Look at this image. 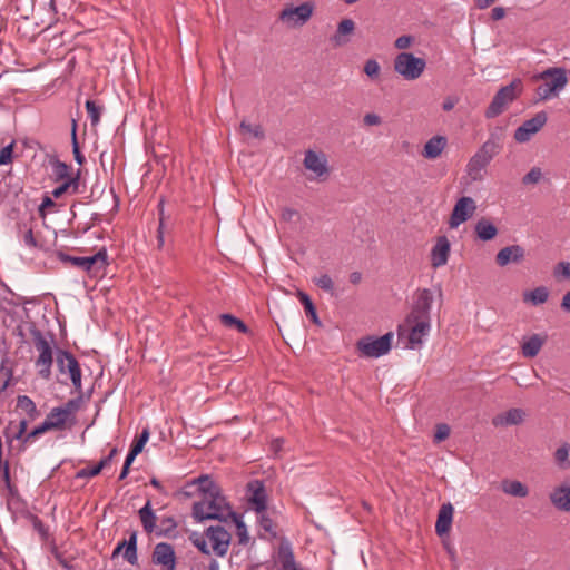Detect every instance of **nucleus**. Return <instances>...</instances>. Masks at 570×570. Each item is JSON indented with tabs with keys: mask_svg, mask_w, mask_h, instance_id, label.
<instances>
[{
	"mask_svg": "<svg viewBox=\"0 0 570 570\" xmlns=\"http://www.w3.org/2000/svg\"><path fill=\"white\" fill-rule=\"evenodd\" d=\"M197 483H198V490L202 494V498L209 497V493L210 494H212V492L214 493V490H217V494L222 493L220 487L216 482L210 480V478L208 475L199 476L197 479Z\"/></svg>",
	"mask_w": 570,
	"mask_h": 570,
	"instance_id": "58836bf2",
	"label": "nucleus"
},
{
	"mask_svg": "<svg viewBox=\"0 0 570 570\" xmlns=\"http://www.w3.org/2000/svg\"><path fill=\"white\" fill-rule=\"evenodd\" d=\"M446 138L444 136H433L429 139L422 150V156L426 159H435L440 157L446 146Z\"/></svg>",
	"mask_w": 570,
	"mask_h": 570,
	"instance_id": "a878e982",
	"label": "nucleus"
},
{
	"mask_svg": "<svg viewBox=\"0 0 570 570\" xmlns=\"http://www.w3.org/2000/svg\"><path fill=\"white\" fill-rule=\"evenodd\" d=\"M549 499L557 510L570 512V484L564 482L553 488L549 494Z\"/></svg>",
	"mask_w": 570,
	"mask_h": 570,
	"instance_id": "a211bd4d",
	"label": "nucleus"
},
{
	"mask_svg": "<svg viewBox=\"0 0 570 570\" xmlns=\"http://www.w3.org/2000/svg\"><path fill=\"white\" fill-rule=\"evenodd\" d=\"M413 40L414 38L412 36H401L395 40L394 46L397 49H407Z\"/></svg>",
	"mask_w": 570,
	"mask_h": 570,
	"instance_id": "e2e57ef3",
	"label": "nucleus"
},
{
	"mask_svg": "<svg viewBox=\"0 0 570 570\" xmlns=\"http://www.w3.org/2000/svg\"><path fill=\"white\" fill-rule=\"evenodd\" d=\"M86 110L90 118L91 125L96 126L100 121L102 107L98 106L94 100H87Z\"/></svg>",
	"mask_w": 570,
	"mask_h": 570,
	"instance_id": "de8ad7c7",
	"label": "nucleus"
},
{
	"mask_svg": "<svg viewBox=\"0 0 570 570\" xmlns=\"http://www.w3.org/2000/svg\"><path fill=\"white\" fill-rule=\"evenodd\" d=\"M431 328V324L423 322H404L403 325L399 326V336L403 337L404 333L407 332V342L405 347L415 350L420 348L423 344V337L428 335Z\"/></svg>",
	"mask_w": 570,
	"mask_h": 570,
	"instance_id": "1a4fd4ad",
	"label": "nucleus"
},
{
	"mask_svg": "<svg viewBox=\"0 0 570 570\" xmlns=\"http://www.w3.org/2000/svg\"><path fill=\"white\" fill-rule=\"evenodd\" d=\"M30 334L32 336L35 348L39 353L35 361L38 374L40 377L49 380L51 377V366L53 363V337L50 335L51 340H47L43 333L36 326L30 328Z\"/></svg>",
	"mask_w": 570,
	"mask_h": 570,
	"instance_id": "7ed1b4c3",
	"label": "nucleus"
},
{
	"mask_svg": "<svg viewBox=\"0 0 570 570\" xmlns=\"http://www.w3.org/2000/svg\"><path fill=\"white\" fill-rule=\"evenodd\" d=\"M220 322L227 327H236L238 332L247 334L249 332L248 326L239 318L232 314H220Z\"/></svg>",
	"mask_w": 570,
	"mask_h": 570,
	"instance_id": "79ce46f5",
	"label": "nucleus"
},
{
	"mask_svg": "<svg viewBox=\"0 0 570 570\" xmlns=\"http://www.w3.org/2000/svg\"><path fill=\"white\" fill-rule=\"evenodd\" d=\"M138 515H139L144 531L147 534H151L154 532L156 533V531L158 529L156 527L157 517L151 509V503L149 500L146 502V504L142 508L139 509Z\"/></svg>",
	"mask_w": 570,
	"mask_h": 570,
	"instance_id": "cd10ccee",
	"label": "nucleus"
},
{
	"mask_svg": "<svg viewBox=\"0 0 570 570\" xmlns=\"http://www.w3.org/2000/svg\"><path fill=\"white\" fill-rule=\"evenodd\" d=\"M525 259V249L520 245H510L501 248V266L520 265Z\"/></svg>",
	"mask_w": 570,
	"mask_h": 570,
	"instance_id": "5701e85b",
	"label": "nucleus"
},
{
	"mask_svg": "<svg viewBox=\"0 0 570 570\" xmlns=\"http://www.w3.org/2000/svg\"><path fill=\"white\" fill-rule=\"evenodd\" d=\"M501 489L507 494L515 498H525L529 494V489L525 484L517 480H504L501 482Z\"/></svg>",
	"mask_w": 570,
	"mask_h": 570,
	"instance_id": "473e14b6",
	"label": "nucleus"
},
{
	"mask_svg": "<svg viewBox=\"0 0 570 570\" xmlns=\"http://www.w3.org/2000/svg\"><path fill=\"white\" fill-rule=\"evenodd\" d=\"M525 417L527 412L524 410L519 407L510 409L503 415H501V424L519 425L524 422Z\"/></svg>",
	"mask_w": 570,
	"mask_h": 570,
	"instance_id": "72a5a7b5",
	"label": "nucleus"
},
{
	"mask_svg": "<svg viewBox=\"0 0 570 570\" xmlns=\"http://www.w3.org/2000/svg\"><path fill=\"white\" fill-rule=\"evenodd\" d=\"M14 141L0 150V166L12 163Z\"/></svg>",
	"mask_w": 570,
	"mask_h": 570,
	"instance_id": "4d7b16f0",
	"label": "nucleus"
},
{
	"mask_svg": "<svg viewBox=\"0 0 570 570\" xmlns=\"http://www.w3.org/2000/svg\"><path fill=\"white\" fill-rule=\"evenodd\" d=\"M279 570H304L295 561V556L289 543H281L278 548Z\"/></svg>",
	"mask_w": 570,
	"mask_h": 570,
	"instance_id": "393cba45",
	"label": "nucleus"
},
{
	"mask_svg": "<svg viewBox=\"0 0 570 570\" xmlns=\"http://www.w3.org/2000/svg\"><path fill=\"white\" fill-rule=\"evenodd\" d=\"M553 276L558 279L566 278L570 279V263L560 262L553 268Z\"/></svg>",
	"mask_w": 570,
	"mask_h": 570,
	"instance_id": "8fccbe9b",
	"label": "nucleus"
},
{
	"mask_svg": "<svg viewBox=\"0 0 570 570\" xmlns=\"http://www.w3.org/2000/svg\"><path fill=\"white\" fill-rule=\"evenodd\" d=\"M547 114L544 111L537 112L531 119L525 120L514 131V139L518 142L529 141L547 122Z\"/></svg>",
	"mask_w": 570,
	"mask_h": 570,
	"instance_id": "ddd939ff",
	"label": "nucleus"
},
{
	"mask_svg": "<svg viewBox=\"0 0 570 570\" xmlns=\"http://www.w3.org/2000/svg\"><path fill=\"white\" fill-rule=\"evenodd\" d=\"M537 79L542 81L535 89L539 101L558 97L568 83L566 69L558 67L548 68L540 72Z\"/></svg>",
	"mask_w": 570,
	"mask_h": 570,
	"instance_id": "f03ea898",
	"label": "nucleus"
},
{
	"mask_svg": "<svg viewBox=\"0 0 570 570\" xmlns=\"http://www.w3.org/2000/svg\"><path fill=\"white\" fill-rule=\"evenodd\" d=\"M228 512L234 511L226 498L223 493L217 494V490H214V494L209 493V497H203L199 501L194 502L191 514L198 522H203L205 520L227 522L230 517Z\"/></svg>",
	"mask_w": 570,
	"mask_h": 570,
	"instance_id": "f257e3e1",
	"label": "nucleus"
},
{
	"mask_svg": "<svg viewBox=\"0 0 570 570\" xmlns=\"http://www.w3.org/2000/svg\"><path fill=\"white\" fill-rule=\"evenodd\" d=\"M393 333L389 332L381 337L366 336L357 341L356 347L363 356L380 357L391 350Z\"/></svg>",
	"mask_w": 570,
	"mask_h": 570,
	"instance_id": "0eeeda50",
	"label": "nucleus"
},
{
	"mask_svg": "<svg viewBox=\"0 0 570 570\" xmlns=\"http://www.w3.org/2000/svg\"><path fill=\"white\" fill-rule=\"evenodd\" d=\"M522 298L524 303L533 306L542 305L549 298V289L546 286H538L531 291L523 292Z\"/></svg>",
	"mask_w": 570,
	"mask_h": 570,
	"instance_id": "2f4dec72",
	"label": "nucleus"
},
{
	"mask_svg": "<svg viewBox=\"0 0 570 570\" xmlns=\"http://www.w3.org/2000/svg\"><path fill=\"white\" fill-rule=\"evenodd\" d=\"M476 238L482 242L492 240L499 233L498 227L489 219L482 217L474 226Z\"/></svg>",
	"mask_w": 570,
	"mask_h": 570,
	"instance_id": "c756f323",
	"label": "nucleus"
},
{
	"mask_svg": "<svg viewBox=\"0 0 570 570\" xmlns=\"http://www.w3.org/2000/svg\"><path fill=\"white\" fill-rule=\"evenodd\" d=\"M363 122L366 126H377L382 122L381 117L376 114L370 112L366 114L363 118Z\"/></svg>",
	"mask_w": 570,
	"mask_h": 570,
	"instance_id": "338daca9",
	"label": "nucleus"
},
{
	"mask_svg": "<svg viewBox=\"0 0 570 570\" xmlns=\"http://www.w3.org/2000/svg\"><path fill=\"white\" fill-rule=\"evenodd\" d=\"M297 297H298L299 302L302 303V305L304 306L306 316L309 317L314 324L321 325V321L317 316L316 308H315L311 297L302 291L297 292Z\"/></svg>",
	"mask_w": 570,
	"mask_h": 570,
	"instance_id": "e433bc0d",
	"label": "nucleus"
},
{
	"mask_svg": "<svg viewBox=\"0 0 570 570\" xmlns=\"http://www.w3.org/2000/svg\"><path fill=\"white\" fill-rule=\"evenodd\" d=\"M523 90L522 80L519 78L513 79L509 85L502 86L500 91L501 111L504 106L512 102Z\"/></svg>",
	"mask_w": 570,
	"mask_h": 570,
	"instance_id": "bb28decb",
	"label": "nucleus"
},
{
	"mask_svg": "<svg viewBox=\"0 0 570 570\" xmlns=\"http://www.w3.org/2000/svg\"><path fill=\"white\" fill-rule=\"evenodd\" d=\"M193 544L203 553V554H209L210 551L207 547L206 540L199 535L197 532H193L189 537Z\"/></svg>",
	"mask_w": 570,
	"mask_h": 570,
	"instance_id": "603ef678",
	"label": "nucleus"
},
{
	"mask_svg": "<svg viewBox=\"0 0 570 570\" xmlns=\"http://www.w3.org/2000/svg\"><path fill=\"white\" fill-rule=\"evenodd\" d=\"M355 30V22L352 19H343L338 24L336 32L331 37L334 47H342L350 41V36Z\"/></svg>",
	"mask_w": 570,
	"mask_h": 570,
	"instance_id": "4be33fe9",
	"label": "nucleus"
},
{
	"mask_svg": "<svg viewBox=\"0 0 570 570\" xmlns=\"http://www.w3.org/2000/svg\"><path fill=\"white\" fill-rule=\"evenodd\" d=\"M314 4L304 2L297 7H286L279 13V20L291 26H303L312 17Z\"/></svg>",
	"mask_w": 570,
	"mask_h": 570,
	"instance_id": "9d476101",
	"label": "nucleus"
},
{
	"mask_svg": "<svg viewBox=\"0 0 570 570\" xmlns=\"http://www.w3.org/2000/svg\"><path fill=\"white\" fill-rule=\"evenodd\" d=\"M80 403L81 396H78L76 399L68 400L62 406H58L59 410L62 412V415L70 420V425L75 424V414L80 409Z\"/></svg>",
	"mask_w": 570,
	"mask_h": 570,
	"instance_id": "4c0bfd02",
	"label": "nucleus"
},
{
	"mask_svg": "<svg viewBox=\"0 0 570 570\" xmlns=\"http://www.w3.org/2000/svg\"><path fill=\"white\" fill-rule=\"evenodd\" d=\"M23 242L28 247L36 248L38 247V242L33 235L31 228H29L23 235Z\"/></svg>",
	"mask_w": 570,
	"mask_h": 570,
	"instance_id": "69168bd1",
	"label": "nucleus"
},
{
	"mask_svg": "<svg viewBox=\"0 0 570 570\" xmlns=\"http://www.w3.org/2000/svg\"><path fill=\"white\" fill-rule=\"evenodd\" d=\"M450 435V428L446 424H439L434 434L435 442H442Z\"/></svg>",
	"mask_w": 570,
	"mask_h": 570,
	"instance_id": "680f3d73",
	"label": "nucleus"
},
{
	"mask_svg": "<svg viewBox=\"0 0 570 570\" xmlns=\"http://www.w3.org/2000/svg\"><path fill=\"white\" fill-rule=\"evenodd\" d=\"M542 178V171L539 167H533L531 170L522 178V183L524 185L537 184Z\"/></svg>",
	"mask_w": 570,
	"mask_h": 570,
	"instance_id": "13d9d810",
	"label": "nucleus"
},
{
	"mask_svg": "<svg viewBox=\"0 0 570 570\" xmlns=\"http://www.w3.org/2000/svg\"><path fill=\"white\" fill-rule=\"evenodd\" d=\"M259 514V524L261 527L267 531L271 532L273 530V520L266 515L265 512L258 513Z\"/></svg>",
	"mask_w": 570,
	"mask_h": 570,
	"instance_id": "0e129e2a",
	"label": "nucleus"
},
{
	"mask_svg": "<svg viewBox=\"0 0 570 570\" xmlns=\"http://www.w3.org/2000/svg\"><path fill=\"white\" fill-rule=\"evenodd\" d=\"M569 451H570V445L568 443H563L561 446H559L556 450L554 460L559 468L568 469L570 466Z\"/></svg>",
	"mask_w": 570,
	"mask_h": 570,
	"instance_id": "c03bdc74",
	"label": "nucleus"
},
{
	"mask_svg": "<svg viewBox=\"0 0 570 570\" xmlns=\"http://www.w3.org/2000/svg\"><path fill=\"white\" fill-rule=\"evenodd\" d=\"M499 115V90L494 94L490 106L485 111L488 118H493Z\"/></svg>",
	"mask_w": 570,
	"mask_h": 570,
	"instance_id": "052dcab7",
	"label": "nucleus"
},
{
	"mask_svg": "<svg viewBox=\"0 0 570 570\" xmlns=\"http://www.w3.org/2000/svg\"><path fill=\"white\" fill-rule=\"evenodd\" d=\"M17 407L23 410L27 413L30 421L36 420L40 415V412L38 411L35 402L27 395L18 396Z\"/></svg>",
	"mask_w": 570,
	"mask_h": 570,
	"instance_id": "c9c22d12",
	"label": "nucleus"
},
{
	"mask_svg": "<svg viewBox=\"0 0 570 570\" xmlns=\"http://www.w3.org/2000/svg\"><path fill=\"white\" fill-rule=\"evenodd\" d=\"M77 127H78L77 120L72 119L71 120L72 153H73V156H75V160L80 166H82L86 163V158H85V156L80 151V147H79L78 138H77Z\"/></svg>",
	"mask_w": 570,
	"mask_h": 570,
	"instance_id": "37998d69",
	"label": "nucleus"
},
{
	"mask_svg": "<svg viewBox=\"0 0 570 570\" xmlns=\"http://www.w3.org/2000/svg\"><path fill=\"white\" fill-rule=\"evenodd\" d=\"M56 362L61 373H68L75 390L81 393V368L75 355L66 350H58Z\"/></svg>",
	"mask_w": 570,
	"mask_h": 570,
	"instance_id": "6e6552de",
	"label": "nucleus"
},
{
	"mask_svg": "<svg viewBox=\"0 0 570 570\" xmlns=\"http://www.w3.org/2000/svg\"><path fill=\"white\" fill-rule=\"evenodd\" d=\"M393 66L396 73L411 81L423 75L426 61L423 58L415 57L412 52H401L394 58Z\"/></svg>",
	"mask_w": 570,
	"mask_h": 570,
	"instance_id": "39448f33",
	"label": "nucleus"
},
{
	"mask_svg": "<svg viewBox=\"0 0 570 570\" xmlns=\"http://www.w3.org/2000/svg\"><path fill=\"white\" fill-rule=\"evenodd\" d=\"M52 171L56 180H67L68 178L75 177L70 176V167L58 159L52 164Z\"/></svg>",
	"mask_w": 570,
	"mask_h": 570,
	"instance_id": "49530a36",
	"label": "nucleus"
},
{
	"mask_svg": "<svg viewBox=\"0 0 570 570\" xmlns=\"http://www.w3.org/2000/svg\"><path fill=\"white\" fill-rule=\"evenodd\" d=\"M30 521L32 523L33 529L41 535L43 540L48 537V529L46 528L45 523L41 519H39L35 514H30Z\"/></svg>",
	"mask_w": 570,
	"mask_h": 570,
	"instance_id": "bf43d9fd",
	"label": "nucleus"
},
{
	"mask_svg": "<svg viewBox=\"0 0 570 570\" xmlns=\"http://www.w3.org/2000/svg\"><path fill=\"white\" fill-rule=\"evenodd\" d=\"M57 257L65 264H69L72 267L85 271L90 276H97L104 273L108 266V254L107 249L102 247L92 256H71L63 252H57Z\"/></svg>",
	"mask_w": 570,
	"mask_h": 570,
	"instance_id": "20e7f679",
	"label": "nucleus"
},
{
	"mask_svg": "<svg viewBox=\"0 0 570 570\" xmlns=\"http://www.w3.org/2000/svg\"><path fill=\"white\" fill-rule=\"evenodd\" d=\"M239 129L243 134H249L256 139L262 140L265 138V134L261 125H252L246 120H243L239 125Z\"/></svg>",
	"mask_w": 570,
	"mask_h": 570,
	"instance_id": "a18cd8bd",
	"label": "nucleus"
},
{
	"mask_svg": "<svg viewBox=\"0 0 570 570\" xmlns=\"http://www.w3.org/2000/svg\"><path fill=\"white\" fill-rule=\"evenodd\" d=\"M450 255V242L446 236H440L431 252V262L433 267H440L448 263Z\"/></svg>",
	"mask_w": 570,
	"mask_h": 570,
	"instance_id": "412c9836",
	"label": "nucleus"
},
{
	"mask_svg": "<svg viewBox=\"0 0 570 570\" xmlns=\"http://www.w3.org/2000/svg\"><path fill=\"white\" fill-rule=\"evenodd\" d=\"M248 502L253 505L257 513L266 511L267 494L265 484L261 480H252L246 485Z\"/></svg>",
	"mask_w": 570,
	"mask_h": 570,
	"instance_id": "dca6fc26",
	"label": "nucleus"
},
{
	"mask_svg": "<svg viewBox=\"0 0 570 570\" xmlns=\"http://www.w3.org/2000/svg\"><path fill=\"white\" fill-rule=\"evenodd\" d=\"M129 539L120 541L114 549L111 558L118 557L124 550V559L130 564L136 566L138 562L137 556V531L131 530L128 532Z\"/></svg>",
	"mask_w": 570,
	"mask_h": 570,
	"instance_id": "f3484780",
	"label": "nucleus"
},
{
	"mask_svg": "<svg viewBox=\"0 0 570 570\" xmlns=\"http://www.w3.org/2000/svg\"><path fill=\"white\" fill-rule=\"evenodd\" d=\"M205 535L209 539L214 552L218 557H225L230 544V533L222 525H212L206 529Z\"/></svg>",
	"mask_w": 570,
	"mask_h": 570,
	"instance_id": "4468645a",
	"label": "nucleus"
},
{
	"mask_svg": "<svg viewBox=\"0 0 570 570\" xmlns=\"http://www.w3.org/2000/svg\"><path fill=\"white\" fill-rule=\"evenodd\" d=\"M48 431H51L49 429V424H47V422L43 421L40 425L36 426L33 430H31L30 432H27V436L24 438V444L32 442L36 438L40 436L41 434H43Z\"/></svg>",
	"mask_w": 570,
	"mask_h": 570,
	"instance_id": "09e8293b",
	"label": "nucleus"
},
{
	"mask_svg": "<svg viewBox=\"0 0 570 570\" xmlns=\"http://www.w3.org/2000/svg\"><path fill=\"white\" fill-rule=\"evenodd\" d=\"M433 302V293L429 288H419L414 294L411 312L406 322H423L431 324L430 311Z\"/></svg>",
	"mask_w": 570,
	"mask_h": 570,
	"instance_id": "423d86ee",
	"label": "nucleus"
},
{
	"mask_svg": "<svg viewBox=\"0 0 570 570\" xmlns=\"http://www.w3.org/2000/svg\"><path fill=\"white\" fill-rule=\"evenodd\" d=\"M453 510L454 509L451 503H444L441 505L438 513V520L435 523V532L440 537L450 531L453 518Z\"/></svg>",
	"mask_w": 570,
	"mask_h": 570,
	"instance_id": "b1692460",
	"label": "nucleus"
},
{
	"mask_svg": "<svg viewBox=\"0 0 570 570\" xmlns=\"http://www.w3.org/2000/svg\"><path fill=\"white\" fill-rule=\"evenodd\" d=\"M228 514L230 515L229 519H232V521L236 525V531H237V537H238L239 543L246 544L249 540V537L247 533V528L242 520V517L236 512H228Z\"/></svg>",
	"mask_w": 570,
	"mask_h": 570,
	"instance_id": "ea45409f",
	"label": "nucleus"
},
{
	"mask_svg": "<svg viewBox=\"0 0 570 570\" xmlns=\"http://www.w3.org/2000/svg\"><path fill=\"white\" fill-rule=\"evenodd\" d=\"M177 528V522L173 517H165L160 520V525L156 531L157 537L171 538L173 532Z\"/></svg>",
	"mask_w": 570,
	"mask_h": 570,
	"instance_id": "a19ab883",
	"label": "nucleus"
},
{
	"mask_svg": "<svg viewBox=\"0 0 570 570\" xmlns=\"http://www.w3.org/2000/svg\"><path fill=\"white\" fill-rule=\"evenodd\" d=\"M495 144L491 140L483 144L482 148L470 159L468 164V175L476 180L480 178L481 170L490 161L494 154Z\"/></svg>",
	"mask_w": 570,
	"mask_h": 570,
	"instance_id": "9b49d317",
	"label": "nucleus"
},
{
	"mask_svg": "<svg viewBox=\"0 0 570 570\" xmlns=\"http://www.w3.org/2000/svg\"><path fill=\"white\" fill-rule=\"evenodd\" d=\"M476 210V204L471 197H461L455 203L449 219L450 228H456L460 224L471 218Z\"/></svg>",
	"mask_w": 570,
	"mask_h": 570,
	"instance_id": "f8f14e48",
	"label": "nucleus"
},
{
	"mask_svg": "<svg viewBox=\"0 0 570 570\" xmlns=\"http://www.w3.org/2000/svg\"><path fill=\"white\" fill-rule=\"evenodd\" d=\"M380 65L375 59H368L364 65V72L371 79H376L380 75Z\"/></svg>",
	"mask_w": 570,
	"mask_h": 570,
	"instance_id": "864d4df0",
	"label": "nucleus"
},
{
	"mask_svg": "<svg viewBox=\"0 0 570 570\" xmlns=\"http://www.w3.org/2000/svg\"><path fill=\"white\" fill-rule=\"evenodd\" d=\"M101 471H102V468L100 466L99 463H97L92 468H83V469L79 470L76 473V478L77 479L94 478V476H97L98 474H100Z\"/></svg>",
	"mask_w": 570,
	"mask_h": 570,
	"instance_id": "6e6d98bb",
	"label": "nucleus"
},
{
	"mask_svg": "<svg viewBox=\"0 0 570 570\" xmlns=\"http://www.w3.org/2000/svg\"><path fill=\"white\" fill-rule=\"evenodd\" d=\"M548 340L547 334H532L524 336L521 343V353L527 358L535 357Z\"/></svg>",
	"mask_w": 570,
	"mask_h": 570,
	"instance_id": "6ab92c4d",
	"label": "nucleus"
},
{
	"mask_svg": "<svg viewBox=\"0 0 570 570\" xmlns=\"http://www.w3.org/2000/svg\"><path fill=\"white\" fill-rule=\"evenodd\" d=\"M80 174L79 171L76 174L73 178H68L67 180H62V184L52 190V196L55 198H60L63 194L68 193L71 189V193L75 194L78 191L79 187Z\"/></svg>",
	"mask_w": 570,
	"mask_h": 570,
	"instance_id": "f704fd0d",
	"label": "nucleus"
},
{
	"mask_svg": "<svg viewBox=\"0 0 570 570\" xmlns=\"http://www.w3.org/2000/svg\"><path fill=\"white\" fill-rule=\"evenodd\" d=\"M314 282H315V285L318 286L321 289L328 292L331 294L334 293V283H333L332 278L330 277V275L323 274L318 278H316Z\"/></svg>",
	"mask_w": 570,
	"mask_h": 570,
	"instance_id": "3c124183",
	"label": "nucleus"
},
{
	"mask_svg": "<svg viewBox=\"0 0 570 570\" xmlns=\"http://www.w3.org/2000/svg\"><path fill=\"white\" fill-rule=\"evenodd\" d=\"M45 422L49 424L50 430L55 431H63L66 429H71L70 420L62 415V412L59 407H53L47 415Z\"/></svg>",
	"mask_w": 570,
	"mask_h": 570,
	"instance_id": "7c9ffc66",
	"label": "nucleus"
},
{
	"mask_svg": "<svg viewBox=\"0 0 570 570\" xmlns=\"http://www.w3.org/2000/svg\"><path fill=\"white\" fill-rule=\"evenodd\" d=\"M151 562L158 566H169L176 562L175 550L171 544L167 542H159L155 546Z\"/></svg>",
	"mask_w": 570,
	"mask_h": 570,
	"instance_id": "aec40b11",
	"label": "nucleus"
},
{
	"mask_svg": "<svg viewBox=\"0 0 570 570\" xmlns=\"http://www.w3.org/2000/svg\"><path fill=\"white\" fill-rule=\"evenodd\" d=\"M27 420H21L17 425H14L13 422H10L6 430L3 431V435L9 445L12 444L13 440H18L22 443V445H26L24 438L27 436Z\"/></svg>",
	"mask_w": 570,
	"mask_h": 570,
	"instance_id": "c85d7f7f",
	"label": "nucleus"
},
{
	"mask_svg": "<svg viewBox=\"0 0 570 570\" xmlns=\"http://www.w3.org/2000/svg\"><path fill=\"white\" fill-rule=\"evenodd\" d=\"M303 165L321 180H324L330 174L327 159L323 153H316L312 149L306 150Z\"/></svg>",
	"mask_w": 570,
	"mask_h": 570,
	"instance_id": "2eb2a0df",
	"label": "nucleus"
},
{
	"mask_svg": "<svg viewBox=\"0 0 570 570\" xmlns=\"http://www.w3.org/2000/svg\"><path fill=\"white\" fill-rule=\"evenodd\" d=\"M299 214L296 209L293 208H284L282 210V218L284 220L291 222L294 217H298Z\"/></svg>",
	"mask_w": 570,
	"mask_h": 570,
	"instance_id": "774afa93",
	"label": "nucleus"
},
{
	"mask_svg": "<svg viewBox=\"0 0 570 570\" xmlns=\"http://www.w3.org/2000/svg\"><path fill=\"white\" fill-rule=\"evenodd\" d=\"M148 439L149 431L148 429H144L140 435L134 441L130 449L134 450V452L140 453L144 450V446L147 443Z\"/></svg>",
	"mask_w": 570,
	"mask_h": 570,
	"instance_id": "5fc2aeb1",
	"label": "nucleus"
}]
</instances>
